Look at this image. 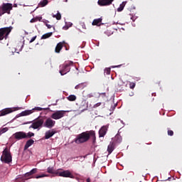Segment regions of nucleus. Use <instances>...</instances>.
Returning a JSON list of instances; mask_svg holds the SVG:
<instances>
[{
  "label": "nucleus",
  "instance_id": "nucleus-22",
  "mask_svg": "<svg viewBox=\"0 0 182 182\" xmlns=\"http://www.w3.org/2000/svg\"><path fill=\"white\" fill-rule=\"evenodd\" d=\"M52 35H53V33H52V32L47 33L42 36L41 39H48V38H50V36H52Z\"/></svg>",
  "mask_w": 182,
  "mask_h": 182
},
{
  "label": "nucleus",
  "instance_id": "nucleus-24",
  "mask_svg": "<svg viewBox=\"0 0 182 182\" xmlns=\"http://www.w3.org/2000/svg\"><path fill=\"white\" fill-rule=\"evenodd\" d=\"M67 99L69 102H75V100H76V95H70L67 97Z\"/></svg>",
  "mask_w": 182,
  "mask_h": 182
},
{
  "label": "nucleus",
  "instance_id": "nucleus-32",
  "mask_svg": "<svg viewBox=\"0 0 182 182\" xmlns=\"http://www.w3.org/2000/svg\"><path fill=\"white\" fill-rule=\"evenodd\" d=\"M115 139L117 140V143H122V136L117 135Z\"/></svg>",
  "mask_w": 182,
  "mask_h": 182
},
{
  "label": "nucleus",
  "instance_id": "nucleus-1",
  "mask_svg": "<svg viewBox=\"0 0 182 182\" xmlns=\"http://www.w3.org/2000/svg\"><path fill=\"white\" fill-rule=\"evenodd\" d=\"M90 139L95 144V143H96V132L93 130L84 132L78 134L75 141L77 144H80L89 141Z\"/></svg>",
  "mask_w": 182,
  "mask_h": 182
},
{
  "label": "nucleus",
  "instance_id": "nucleus-20",
  "mask_svg": "<svg viewBox=\"0 0 182 182\" xmlns=\"http://www.w3.org/2000/svg\"><path fill=\"white\" fill-rule=\"evenodd\" d=\"M33 112L32 110H25L20 113V116H29V114H32Z\"/></svg>",
  "mask_w": 182,
  "mask_h": 182
},
{
  "label": "nucleus",
  "instance_id": "nucleus-18",
  "mask_svg": "<svg viewBox=\"0 0 182 182\" xmlns=\"http://www.w3.org/2000/svg\"><path fill=\"white\" fill-rule=\"evenodd\" d=\"M86 86H87L86 82H82V83H80L77 85H76L75 87V89H76L77 90H82V89H85V87H86Z\"/></svg>",
  "mask_w": 182,
  "mask_h": 182
},
{
  "label": "nucleus",
  "instance_id": "nucleus-4",
  "mask_svg": "<svg viewBox=\"0 0 182 182\" xmlns=\"http://www.w3.org/2000/svg\"><path fill=\"white\" fill-rule=\"evenodd\" d=\"M56 176L58 177H65L69 178H73V174L69 170L63 171L62 168L56 170Z\"/></svg>",
  "mask_w": 182,
  "mask_h": 182
},
{
  "label": "nucleus",
  "instance_id": "nucleus-21",
  "mask_svg": "<svg viewBox=\"0 0 182 182\" xmlns=\"http://www.w3.org/2000/svg\"><path fill=\"white\" fill-rule=\"evenodd\" d=\"M47 172L49 173V174H54L56 176V171H55V168L53 167H48L47 168Z\"/></svg>",
  "mask_w": 182,
  "mask_h": 182
},
{
  "label": "nucleus",
  "instance_id": "nucleus-49",
  "mask_svg": "<svg viewBox=\"0 0 182 182\" xmlns=\"http://www.w3.org/2000/svg\"><path fill=\"white\" fill-rule=\"evenodd\" d=\"M114 107H116L117 105H114Z\"/></svg>",
  "mask_w": 182,
  "mask_h": 182
},
{
  "label": "nucleus",
  "instance_id": "nucleus-43",
  "mask_svg": "<svg viewBox=\"0 0 182 182\" xmlns=\"http://www.w3.org/2000/svg\"><path fill=\"white\" fill-rule=\"evenodd\" d=\"M31 23H33V22H36V20L35 18H33V19L31 20Z\"/></svg>",
  "mask_w": 182,
  "mask_h": 182
},
{
  "label": "nucleus",
  "instance_id": "nucleus-5",
  "mask_svg": "<svg viewBox=\"0 0 182 182\" xmlns=\"http://www.w3.org/2000/svg\"><path fill=\"white\" fill-rule=\"evenodd\" d=\"M1 161H4L6 164H9L12 161V156H11V153L8 151L7 148H6L3 151V155L1 157Z\"/></svg>",
  "mask_w": 182,
  "mask_h": 182
},
{
  "label": "nucleus",
  "instance_id": "nucleus-19",
  "mask_svg": "<svg viewBox=\"0 0 182 182\" xmlns=\"http://www.w3.org/2000/svg\"><path fill=\"white\" fill-rule=\"evenodd\" d=\"M100 23H102V18L94 19L92 21L93 26H100Z\"/></svg>",
  "mask_w": 182,
  "mask_h": 182
},
{
  "label": "nucleus",
  "instance_id": "nucleus-42",
  "mask_svg": "<svg viewBox=\"0 0 182 182\" xmlns=\"http://www.w3.org/2000/svg\"><path fill=\"white\" fill-rule=\"evenodd\" d=\"M100 105H102V103L98 102L95 106V107H99V106H100Z\"/></svg>",
  "mask_w": 182,
  "mask_h": 182
},
{
  "label": "nucleus",
  "instance_id": "nucleus-31",
  "mask_svg": "<svg viewBox=\"0 0 182 182\" xmlns=\"http://www.w3.org/2000/svg\"><path fill=\"white\" fill-rule=\"evenodd\" d=\"M8 132V127H4L0 130V134H4V133H6Z\"/></svg>",
  "mask_w": 182,
  "mask_h": 182
},
{
  "label": "nucleus",
  "instance_id": "nucleus-23",
  "mask_svg": "<svg viewBox=\"0 0 182 182\" xmlns=\"http://www.w3.org/2000/svg\"><path fill=\"white\" fill-rule=\"evenodd\" d=\"M124 6H126V2L124 1L119 5V7L117 9V12H122V11L124 9Z\"/></svg>",
  "mask_w": 182,
  "mask_h": 182
},
{
  "label": "nucleus",
  "instance_id": "nucleus-37",
  "mask_svg": "<svg viewBox=\"0 0 182 182\" xmlns=\"http://www.w3.org/2000/svg\"><path fill=\"white\" fill-rule=\"evenodd\" d=\"M5 12L4 11V9L2 7H0V16H2V15H4Z\"/></svg>",
  "mask_w": 182,
  "mask_h": 182
},
{
  "label": "nucleus",
  "instance_id": "nucleus-29",
  "mask_svg": "<svg viewBox=\"0 0 182 182\" xmlns=\"http://www.w3.org/2000/svg\"><path fill=\"white\" fill-rule=\"evenodd\" d=\"M36 173H38V168H34L29 172V174H31L32 176L33 174H36Z\"/></svg>",
  "mask_w": 182,
  "mask_h": 182
},
{
  "label": "nucleus",
  "instance_id": "nucleus-2",
  "mask_svg": "<svg viewBox=\"0 0 182 182\" xmlns=\"http://www.w3.org/2000/svg\"><path fill=\"white\" fill-rule=\"evenodd\" d=\"M70 66H73V61H68L60 65L59 73L61 75V76H64V75H66V73H69V72H70Z\"/></svg>",
  "mask_w": 182,
  "mask_h": 182
},
{
  "label": "nucleus",
  "instance_id": "nucleus-39",
  "mask_svg": "<svg viewBox=\"0 0 182 182\" xmlns=\"http://www.w3.org/2000/svg\"><path fill=\"white\" fill-rule=\"evenodd\" d=\"M100 96H102V97H106V92L100 93Z\"/></svg>",
  "mask_w": 182,
  "mask_h": 182
},
{
  "label": "nucleus",
  "instance_id": "nucleus-6",
  "mask_svg": "<svg viewBox=\"0 0 182 182\" xmlns=\"http://www.w3.org/2000/svg\"><path fill=\"white\" fill-rule=\"evenodd\" d=\"M45 122V119L43 117H38L37 120L34 121L32 124L29 127V129H39V127H43V123Z\"/></svg>",
  "mask_w": 182,
  "mask_h": 182
},
{
  "label": "nucleus",
  "instance_id": "nucleus-14",
  "mask_svg": "<svg viewBox=\"0 0 182 182\" xmlns=\"http://www.w3.org/2000/svg\"><path fill=\"white\" fill-rule=\"evenodd\" d=\"M14 110L11 108H6L1 111L0 116H6V114H9V113H12Z\"/></svg>",
  "mask_w": 182,
  "mask_h": 182
},
{
  "label": "nucleus",
  "instance_id": "nucleus-34",
  "mask_svg": "<svg viewBox=\"0 0 182 182\" xmlns=\"http://www.w3.org/2000/svg\"><path fill=\"white\" fill-rule=\"evenodd\" d=\"M168 136H173L174 135V132H173V130H168Z\"/></svg>",
  "mask_w": 182,
  "mask_h": 182
},
{
  "label": "nucleus",
  "instance_id": "nucleus-12",
  "mask_svg": "<svg viewBox=\"0 0 182 182\" xmlns=\"http://www.w3.org/2000/svg\"><path fill=\"white\" fill-rule=\"evenodd\" d=\"M107 129H109V126L107 125L101 127V129L99 130L100 137H105V136H106V133H107Z\"/></svg>",
  "mask_w": 182,
  "mask_h": 182
},
{
  "label": "nucleus",
  "instance_id": "nucleus-27",
  "mask_svg": "<svg viewBox=\"0 0 182 182\" xmlns=\"http://www.w3.org/2000/svg\"><path fill=\"white\" fill-rule=\"evenodd\" d=\"M35 136V134L33 132H29L26 134V139H31V137H33Z\"/></svg>",
  "mask_w": 182,
  "mask_h": 182
},
{
  "label": "nucleus",
  "instance_id": "nucleus-35",
  "mask_svg": "<svg viewBox=\"0 0 182 182\" xmlns=\"http://www.w3.org/2000/svg\"><path fill=\"white\" fill-rule=\"evenodd\" d=\"M33 110H38V112H41L43 110V109L42 107H36L34 109H33Z\"/></svg>",
  "mask_w": 182,
  "mask_h": 182
},
{
  "label": "nucleus",
  "instance_id": "nucleus-7",
  "mask_svg": "<svg viewBox=\"0 0 182 182\" xmlns=\"http://www.w3.org/2000/svg\"><path fill=\"white\" fill-rule=\"evenodd\" d=\"M65 111L59 110L51 114V119L54 120H59V119H62L65 116Z\"/></svg>",
  "mask_w": 182,
  "mask_h": 182
},
{
  "label": "nucleus",
  "instance_id": "nucleus-30",
  "mask_svg": "<svg viewBox=\"0 0 182 182\" xmlns=\"http://www.w3.org/2000/svg\"><path fill=\"white\" fill-rule=\"evenodd\" d=\"M49 175H46L45 173H43L41 175H38L35 177V178H43V177H48Z\"/></svg>",
  "mask_w": 182,
  "mask_h": 182
},
{
  "label": "nucleus",
  "instance_id": "nucleus-11",
  "mask_svg": "<svg viewBox=\"0 0 182 182\" xmlns=\"http://www.w3.org/2000/svg\"><path fill=\"white\" fill-rule=\"evenodd\" d=\"M113 1L114 0H98V5L100 6H109V5H112Z\"/></svg>",
  "mask_w": 182,
  "mask_h": 182
},
{
  "label": "nucleus",
  "instance_id": "nucleus-44",
  "mask_svg": "<svg viewBox=\"0 0 182 182\" xmlns=\"http://www.w3.org/2000/svg\"><path fill=\"white\" fill-rule=\"evenodd\" d=\"M129 96H134V92H132L129 94Z\"/></svg>",
  "mask_w": 182,
  "mask_h": 182
},
{
  "label": "nucleus",
  "instance_id": "nucleus-46",
  "mask_svg": "<svg viewBox=\"0 0 182 182\" xmlns=\"http://www.w3.org/2000/svg\"><path fill=\"white\" fill-rule=\"evenodd\" d=\"M134 17H131V19L132 20V21H134Z\"/></svg>",
  "mask_w": 182,
  "mask_h": 182
},
{
  "label": "nucleus",
  "instance_id": "nucleus-28",
  "mask_svg": "<svg viewBox=\"0 0 182 182\" xmlns=\"http://www.w3.org/2000/svg\"><path fill=\"white\" fill-rule=\"evenodd\" d=\"M111 70L109 68H107L104 70L105 75H110Z\"/></svg>",
  "mask_w": 182,
  "mask_h": 182
},
{
  "label": "nucleus",
  "instance_id": "nucleus-3",
  "mask_svg": "<svg viewBox=\"0 0 182 182\" xmlns=\"http://www.w3.org/2000/svg\"><path fill=\"white\" fill-rule=\"evenodd\" d=\"M12 29H14V27L12 26L0 28V41H4V39H6L8 36H9V34L12 31Z\"/></svg>",
  "mask_w": 182,
  "mask_h": 182
},
{
  "label": "nucleus",
  "instance_id": "nucleus-38",
  "mask_svg": "<svg viewBox=\"0 0 182 182\" xmlns=\"http://www.w3.org/2000/svg\"><path fill=\"white\" fill-rule=\"evenodd\" d=\"M36 38H37L36 36H33V37L31 39V41H29V43H32V42H35V41L36 40Z\"/></svg>",
  "mask_w": 182,
  "mask_h": 182
},
{
  "label": "nucleus",
  "instance_id": "nucleus-36",
  "mask_svg": "<svg viewBox=\"0 0 182 182\" xmlns=\"http://www.w3.org/2000/svg\"><path fill=\"white\" fill-rule=\"evenodd\" d=\"M95 95H96V93H90V94H88V95H87V97H89V98H90V97H95Z\"/></svg>",
  "mask_w": 182,
  "mask_h": 182
},
{
  "label": "nucleus",
  "instance_id": "nucleus-48",
  "mask_svg": "<svg viewBox=\"0 0 182 182\" xmlns=\"http://www.w3.org/2000/svg\"><path fill=\"white\" fill-rule=\"evenodd\" d=\"M48 109H49V108H46L45 109H46V110H48Z\"/></svg>",
  "mask_w": 182,
  "mask_h": 182
},
{
  "label": "nucleus",
  "instance_id": "nucleus-9",
  "mask_svg": "<svg viewBox=\"0 0 182 182\" xmlns=\"http://www.w3.org/2000/svg\"><path fill=\"white\" fill-rule=\"evenodd\" d=\"M4 14H8L9 15L11 14V11H12V4L10 3H4L1 6Z\"/></svg>",
  "mask_w": 182,
  "mask_h": 182
},
{
  "label": "nucleus",
  "instance_id": "nucleus-47",
  "mask_svg": "<svg viewBox=\"0 0 182 182\" xmlns=\"http://www.w3.org/2000/svg\"><path fill=\"white\" fill-rule=\"evenodd\" d=\"M19 109H20L19 107H17V110H19Z\"/></svg>",
  "mask_w": 182,
  "mask_h": 182
},
{
  "label": "nucleus",
  "instance_id": "nucleus-25",
  "mask_svg": "<svg viewBox=\"0 0 182 182\" xmlns=\"http://www.w3.org/2000/svg\"><path fill=\"white\" fill-rule=\"evenodd\" d=\"M53 18H55L57 21H60V19H62V15H60L59 11H58L57 14L53 15Z\"/></svg>",
  "mask_w": 182,
  "mask_h": 182
},
{
  "label": "nucleus",
  "instance_id": "nucleus-40",
  "mask_svg": "<svg viewBox=\"0 0 182 182\" xmlns=\"http://www.w3.org/2000/svg\"><path fill=\"white\" fill-rule=\"evenodd\" d=\"M31 176H32V174H30L29 172H28V173H26L25 174L26 178H28V177H31Z\"/></svg>",
  "mask_w": 182,
  "mask_h": 182
},
{
  "label": "nucleus",
  "instance_id": "nucleus-26",
  "mask_svg": "<svg viewBox=\"0 0 182 182\" xmlns=\"http://www.w3.org/2000/svg\"><path fill=\"white\" fill-rule=\"evenodd\" d=\"M49 1H48V0H43L40 2V5L41 6H46V5H48Z\"/></svg>",
  "mask_w": 182,
  "mask_h": 182
},
{
  "label": "nucleus",
  "instance_id": "nucleus-10",
  "mask_svg": "<svg viewBox=\"0 0 182 182\" xmlns=\"http://www.w3.org/2000/svg\"><path fill=\"white\" fill-rule=\"evenodd\" d=\"M13 137H14L16 140H22L26 139V133L24 132H18L13 134Z\"/></svg>",
  "mask_w": 182,
  "mask_h": 182
},
{
  "label": "nucleus",
  "instance_id": "nucleus-8",
  "mask_svg": "<svg viewBox=\"0 0 182 182\" xmlns=\"http://www.w3.org/2000/svg\"><path fill=\"white\" fill-rule=\"evenodd\" d=\"M55 124H56V122L50 118H48L43 122V127H46L47 129H52V127H55Z\"/></svg>",
  "mask_w": 182,
  "mask_h": 182
},
{
  "label": "nucleus",
  "instance_id": "nucleus-41",
  "mask_svg": "<svg viewBox=\"0 0 182 182\" xmlns=\"http://www.w3.org/2000/svg\"><path fill=\"white\" fill-rule=\"evenodd\" d=\"M46 26L48 29H50L52 28V26L50 24L46 23Z\"/></svg>",
  "mask_w": 182,
  "mask_h": 182
},
{
  "label": "nucleus",
  "instance_id": "nucleus-13",
  "mask_svg": "<svg viewBox=\"0 0 182 182\" xmlns=\"http://www.w3.org/2000/svg\"><path fill=\"white\" fill-rule=\"evenodd\" d=\"M57 132L55 129L48 130L46 132L44 139L46 140H48V139H50V137H53L54 134H56Z\"/></svg>",
  "mask_w": 182,
  "mask_h": 182
},
{
  "label": "nucleus",
  "instance_id": "nucleus-15",
  "mask_svg": "<svg viewBox=\"0 0 182 182\" xmlns=\"http://www.w3.org/2000/svg\"><path fill=\"white\" fill-rule=\"evenodd\" d=\"M63 48V43L62 42L58 43L55 49V53H60V50H62Z\"/></svg>",
  "mask_w": 182,
  "mask_h": 182
},
{
  "label": "nucleus",
  "instance_id": "nucleus-17",
  "mask_svg": "<svg viewBox=\"0 0 182 182\" xmlns=\"http://www.w3.org/2000/svg\"><path fill=\"white\" fill-rule=\"evenodd\" d=\"M113 150H114V143L110 142L107 147L108 154H112V153H113Z\"/></svg>",
  "mask_w": 182,
  "mask_h": 182
},
{
  "label": "nucleus",
  "instance_id": "nucleus-16",
  "mask_svg": "<svg viewBox=\"0 0 182 182\" xmlns=\"http://www.w3.org/2000/svg\"><path fill=\"white\" fill-rule=\"evenodd\" d=\"M33 143H35V141H33V139H28L24 146V150H28V149H29V147H31V146H32Z\"/></svg>",
  "mask_w": 182,
  "mask_h": 182
},
{
  "label": "nucleus",
  "instance_id": "nucleus-45",
  "mask_svg": "<svg viewBox=\"0 0 182 182\" xmlns=\"http://www.w3.org/2000/svg\"><path fill=\"white\" fill-rule=\"evenodd\" d=\"M87 182H90V178H87L86 180Z\"/></svg>",
  "mask_w": 182,
  "mask_h": 182
},
{
  "label": "nucleus",
  "instance_id": "nucleus-33",
  "mask_svg": "<svg viewBox=\"0 0 182 182\" xmlns=\"http://www.w3.org/2000/svg\"><path fill=\"white\" fill-rule=\"evenodd\" d=\"M136 87V82H129V89H134Z\"/></svg>",
  "mask_w": 182,
  "mask_h": 182
}]
</instances>
